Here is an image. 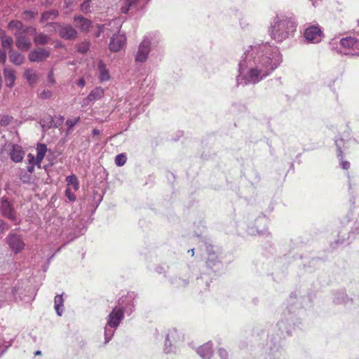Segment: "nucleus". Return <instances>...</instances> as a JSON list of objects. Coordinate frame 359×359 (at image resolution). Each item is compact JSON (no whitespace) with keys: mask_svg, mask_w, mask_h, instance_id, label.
Wrapping results in <instances>:
<instances>
[{"mask_svg":"<svg viewBox=\"0 0 359 359\" xmlns=\"http://www.w3.org/2000/svg\"><path fill=\"white\" fill-rule=\"evenodd\" d=\"M25 152L18 145H13V149L11 151V159L15 162H21L24 158Z\"/></svg>","mask_w":359,"mask_h":359,"instance_id":"26","label":"nucleus"},{"mask_svg":"<svg viewBox=\"0 0 359 359\" xmlns=\"http://www.w3.org/2000/svg\"><path fill=\"white\" fill-rule=\"evenodd\" d=\"M8 27L11 30H15L14 33H18L26 31H29V28L32 26L25 25L22 22L19 20H11L8 25Z\"/></svg>","mask_w":359,"mask_h":359,"instance_id":"27","label":"nucleus"},{"mask_svg":"<svg viewBox=\"0 0 359 359\" xmlns=\"http://www.w3.org/2000/svg\"><path fill=\"white\" fill-rule=\"evenodd\" d=\"M41 352L40 351H37L35 353V355H41Z\"/></svg>","mask_w":359,"mask_h":359,"instance_id":"64","label":"nucleus"},{"mask_svg":"<svg viewBox=\"0 0 359 359\" xmlns=\"http://www.w3.org/2000/svg\"><path fill=\"white\" fill-rule=\"evenodd\" d=\"M27 172L32 174L34 170V165H28L27 167Z\"/></svg>","mask_w":359,"mask_h":359,"instance_id":"60","label":"nucleus"},{"mask_svg":"<svg viewBox=\"0 0 359 359\" xmlns=\"http://www.w3.org/2000/svg\"><path fill=\"white\" fill-rule=\"evenodd\" d=\"M189 283V280L185 278H182L177 276L173 277L171 279V284L177 288L185 287Z\"/></svg>","mask_w":359,"mask_h":359,"instance_id":"34","label":"nucleus"},{"mask_svg":"<svg viewBox=\"0 0 359 359\" xmlns=\"http://www.w3.org/2000/svg\"><path fill=\"white\" fill-rule=\"evenodd\" d=\"M95 0H84L81 4V11L84 13L91 12V8L94 7Z\"/></svg>","mask_w":359,"mask_h":359,"instance_id":"37","label":"nucleus"},{"mask_svg":"<svg viewBox=\"0 0 359 359\" xmlns=\"http://www.w3.org/2000/svg\"><path fill=\"white\" fill-rule=\"evenodd\" d=\"M191 253V256H194V249H191L188 250V253Z\"/></svg>","mask_w":359,"mask_h":359,"instance_id":"63","label":"nucleus"},{"mask_svg":"<svg viewBox=\"0 0 359 359\" xmlns=\"http://www.w3.org/2000/svg\"><path fill=\"white\" fill-rule=\"evenodd\" d=\"M323 32L318 25H309L304 32L305 39L309 43H319L323 36Z\"/></svg>","mask_w":359,"mask_h":359,"instance_id":"10","label":"nucleus"},{"mask_svg":"<svg viewBox=\"0 0 359 359\" xmlns=\"http://www.w3.org/2000/svg\"><path fill=\"white\" fill-rule=\"evenodd\" d=\"M124 108L126 111L130 113V115L134 117L137 116V113L133 114V110L137 109L140 105V102L138 100V95H130L126 98V101L124 102Z\"/></svg>","mask_w":359,"mask_h":359,"instance_id":"19","label":"nucleus"},{"mask_svg":"<svg viewBox=\"0 0 359 359\" xmlns=\"http://www.w3.org/2000/svg\"><path fill=\"white\" fill-rule=\"evenodd\" d=\"M92 134L93 136L99 135L100 134V130L97 128H94L92 131Z\"/></svg>","mask_w":359,"mask_h":359,"instance_id":"62","label":"nucleus"},{"mask_svg":"<svg viewBox=\"0 0 359 359\" xmlns=\"http://www.w3.org/2000/svg\"><path fill=\"white\" fill-rule=\"evenodd\" d=\"M348 300V297L344 290L337 291L334 293L333 302L334 304H346Z\"/></svg>","mask_w":359,"mask_h":359,"instance_id":"30","label":"nucleus"},{"mask_svg":"<svg viewBox=\"0 0 359 359\" xmlns=\"http://www.w3.org/2000/svg\"><path fill=\"white\" fill-rule=\"evenodd\" d=\"M66 181L68 184L73 185L74 188L77 190L79 189V181L76 175H69L66 178Z\"/></svg>","mask_w":359,"mask_h":359,"instance_id":"42","label":"nucleus"},{"mask_svg":"<svg viewBox=\"0 0 359 359\" xmlns=\"http://www.w3.org/2000/svg\"><path fill=\"white\" fill-rule=\"evenodd\" d=\"M50 56V51L48 48H37L32 50L28 59L31 62H41L46 60Z\"/></svg>","mask_w":359,"mask_h":359,"instance_id":"14","label":"nucleus"},{"mask_svg":"<svg viewBox=\"0 0 359 359\" xmlns=\"http://www.w3.org/2000/svg\"><path fill=\"white\" fill-rule=\"evenodd\" d=\"M139 0H124L121 11L123 13L127 14L130 10L135 8Z\"/></svg>","mask_w":359,"mask_h":359,"instance_id":"31","label":"nucleus"},{"mask_svg":"<svg viewBox=\"0 0 359 359\" xmlns=\"http://www.w3.org/2000/svg\"><path fill=\"white\" fill-rule=\"evenodd\" d=\"M65 196L70 201L73 202L76 201V196L69 188L66 189Z\"/></svg>","mask_w":359,"mask_h":359,"instance_id":"49","label":"nucleus"},{"mask_svg":"<svg viewBox=\"0 0 359 359\" xmlns=\"http://www.w3.org/2000/svg\"><path fill=\"white\" fill-rule=\"evenodd\" d=\"M13 120V117L8 115H4L0 119V125L1 126H8Z\"/></svg>","mask_w":359,"mask_h":359,"instance_id":"46","label":"nucleus"},{"mask_svg":"<svg viewBox=\"0 0 359 359\" xmlns=\"http://www.w3.org/2000/svg\"><path fill=\"white\" fill-rule=\"evenodd\" d=\"M63 302H64V299L62 298V295L57 294L55 297V299H54L55 306H54V307H55V311H56L57 314L59 316H61L62 315V313H63Z\"/></svg>","mask_w":359,"mask_h":359,"instance_id":"32","label":"nucleus"},{"mask_svg":"<svg viewBox=\"0 0 359 359\" xmlns=\"http://www.w3.org/2000/svg\"><path fill=\"white\" fill-rule=\"evenodd\" d=\"M104 90L101 87H96L90 91L88 95L83 99L82 106H87L90 102H94L104 96Z\"/></svg>","mask_w":359,"mask_h":359,"instance_id":"21","label":"nucleus"},{"mask_svg":"<svg viewBox=\"0 0 359 359\" xmlns=\"http://www.w3.org/2000/svg\"><path fill=\"white\" fill-rule=\"evenodd\" d=\"M28 158H29V164L28 165H35V157L32 155L31 154H29L28 155Z\"/></svg>","mask_w":359,"mask_h":359,"instance_id":"57","label":"nucleus"},{"mask_svg":"<svg viewBox=\"0 0 359 359\" xmlns=\"http://www.w3.org/2000/svg\"><path fill=\"white\" fill-rule=\"evenodd\" d=\"M0 212L3 217L13 222H16V211L15 210L13 204L10 202L6 197H2L0 199Z\"/></svg>","mask_w":359,"mask_h":359,"instance_id":"9","label":"nucleus"},{"mask_svg":"<svg viewBox=\"0 0 359 359\" xmlns=\"http://www.w3.org/2000/svg\"><path fill=\"white\" fill-rule=\"evenodd\" d=\"M346 235V233H343V235L341 236V238H339L337 241V243H340V244L344 243V242L346 240V238H345Z\"/></svg>","mask_w":359,"mask_h":359,"instance_id":"59","label":"nucleus"},{"mask_svg":"<svg viewBox=\"0 0 359 359\" xmlns=\"http://www.w3.org/2000/svg\"><path fill=\"white\" fill-rule=\"evenodd\" d=\"M93 198H94V201H95V206L97 208L99 205V204L100 203V202L102 201V196L98 192L93 191Z\"/></svg>","mask_w":359,"mask_h":359,"instance_id":"51","label":"nucleus"},{"mask_svg":"<svg viewBox=\"0 0 359 359\" xmlns=\"http://www.w3.org/2000/svg\"><path fill=\"white\" fill-rule=\"evenodd\" d=\"M126 37L124 34H114L110 39L109 48L111 52H118L125 46Z\"/></svg>","mask_w":359,"mask_h":359,"instance_id":"17","label":"nucleus"},{"mask_svg":"<svg viewBox=\"0 0 359 359\" xmlns=\"http://www.w3.org/2000/svg\"><path fill=\"white\" fill-rule=\"evenodd\" d=\"M179 337V333L175 329L170 330L168 332L165 336V341L164 344V351L169 353L175 351V346L172 343H176V339Z\"/></svg>","mask_w":359,"mask_h":359,"instance_id":"18","label":"nucleus"},{"mask_svg":"<svg viewBox=\"0 0 359 359\" xmlns=\"http://www.w3.org/2000/svg\"><path fill=\"white\" fill-rule=\"evenodd\" d=\"M297 27V22L294 17L277 14L270 22L269 34L276 42L282 43L294 36Z\"/></svg>","mask_w":359,"mask_h":359,"instance_id":"3","label":"nucleus"},{"mask_svg":"<svg viewBox=\"0 0 359 359\" xmlns=\"http://www.w3.org/2000/svg\"><path fill=\"white\" fill-rule=\"evenodd\" d=\"M20 179L24 184H29L31 182V175L29 173L21 174Z\"/></svg>","mask_w":359,"mask_h":359,"instance_id":"48","label":"nucleus"},{"mask_svg":"<svg viewBox=\"0 0 359 359\" xmlns=\"http://www.w3.org/2000/svg\"><path fill=\"white\" fill-rule=\"evenodd\" d=\"M48 82L51 83L52 84H54L55 83L53 70L50 71L49 73L48 74Z\"/></svg>","mask_w":359,"mask_h":359,"instance_id":"55","label":"nucleus"},{"mask_svg":"<svg viewBox=\"0 0 359 359\" xmlns=\"http://www.w3.org/2000/svg\"><path fill=\"white\" fill-rule=\"evenodd\" d=\"M116 329L117 328H113V327L109 326L107 325V323H106V325L104 327V344H107V343H109L111 341Z\"/></svg>","mask_w":359,"mask_h":359,"instance_id":"36","label":"nucleus"},{"mask_svg":"<svg viewBox=\"0 0 359 359\" xmlns=\"http://www.w3.org/2000/svg\"><path fill=\"white\" fill-rule=\"evenodd\" d=\"M124 318V314L119 309L114 306L106 318L107 323L113 328H118Z\"/></svg>","mask_w":359,"mask_h":359,"instance_id":"16","label":"nucleus"},{"mask_svg":"<svg viewBox=\"0 0 359 359\" xmlns=\"http://www.w3.org/2000/svg\"><path fill=\"white\" fill-rule=\"evenodd\" d=\"M297 299L295 294H292L290 297L287 308V313L290 316L286 317L285 313V319L279 320L272 333L268 337V340L265 346V352L267 355L266 359H285V353L281 346V341L287 337L291 336L292 329H294V314L295 309L298 308L300 304L299 300L294 302Z\"/></svg>","mask_w":359,"mask_h":359,"instance_id":"2","label":"nucleus"},{"mask_svg":"<svg viewBox=\"0 0 359 359\" xmlns=\"http://www.w3.org/2000/svg\"><path fill=\"white\" fill-rule=\"evenodd\" d=\"M27 34L31 35V31L25 30L22 32L14 33L15 46L21 51H28L32 47L30 39Z\"/></svg>","mask_w":359,"mask_h":359,"instance_id":"12","label":"nucleus"},{"mask_svg":"<svg viewBox=\"0 0 359 359\" xmlns=\"http://www.w3.org/2000/svg\"><path fill=\"white\" fill-rule=\"evenodd\" d=\"M9 59L10 61L15 65H21L25 61V56L20 53L15 51L13 48L9 50Z\"/></svg>","mask_w":359,"mask_h":359,"instance_id":"29","label":"nucleus"},{"mask_svg":"<svg viewBox=\"0 0 359 359\" xmlns=\"http://www.w3.org/2000/svg\"><path fill=\"white\" fill-rule=\"evenodd\" d=\"M267 221L268 219L264 215L258 217L255 221V226L248 228V233L251 236H269L270 233L265 228Z\"/></svg>","mask_w":359,"mask_h":359,"instance_id":"8","label":"nucleus"},{"mask_svg":"<svg viewBox=\"0 0 359 359\" xmlns=\"http://www.w3.org/2000/svg\"><path fill=\"white\" fill-rule=\"evenodd\" d=\"M217 354L220 358V359H229L228 352L222 348H219L217 350Z\"/></svg>","mask_w":359,"mask_h":359,"instance_id":"47","label":"nucleus"},{"mask_svg":"<svg viewBox=\"0 0 359 359\" xmlns=\"http://www.w3.org/2000/svg\"><path fill=\"white\" fill-rule=\"evenodd\" d=\"M52 93L49 90H43L39 95L41 99H48L51 97Z\"/></svg>","mask_w":359,"mask_h":359,"instance_id":"52","label":"nucleus"},{"mask_svg":"<svg viewBox=\"0 0 359 359\" xmlns=\"http://www.w3.org/2000/svg\"><path fill=\"white\" fill-rule=\"evenodd\" d=\"M74 25L82 32H88L91 26V21L82 15H75L73 19Z\"/></svg>","mask_w":359,"mask_h":359,"instance_id":"22","label":"nucleus"},{"mask_svg":"<svg viewBox=\"0 0 359 359\" xmlns=\"http://www.w3.org/2000/svg\"><path fill=\"white\" fill-rule=\"evenodd\" d=\"M25 77L30 85L34 84L38 79V74L32 69H27L25 72Z\"/></svg>","mask_w":359,"mask_h":359,"instance_id":"35","label":"nucleus"},{"mask_svg":"<svg viewBox=\"0 0 359 359\" xmlns=\"http://www.w3.org/2000/svg\"><path fill=\"white\" fill-rule=\"evenodd\" d=\"M306 299L309 301L308 303H305L304 306L305 307H309L311 305H310V303H311V295H308L306 297Z\"/></svg>","mask_w":359,"mask_h":359,"instance_id":"61","label":"nucleus"},{"mask_svg":"<svg viewBox=\"0 0 359 359\" xmlns=\"http://www.w3.org/2000/svg\"><path fill=\"white\" fill-rule=\"evenodd\" d=\"M37 155L44 157L47 151V147L45 144H39L36 147Z\"/></svg>","mask_w":359,"mask_h":359,"instance_id":"45","label":"nucleus"},{"mask_svg":"<svg viewBox=\"0 0 359 359\" xmlns=\"http://www.w3.org/2000/svg\"><path fill=\"white\" fill-rule=\"evenodd\" d=\"M212 245H206V250L208 253V259L206 261L207 266L216 271L222 266L221 262L219 261L217 255V250Z\"/></svg>","mask_w":359,"mask_h":359,"instance_id":"13","label":"nucleus"},{"mask_svg":"<svg viewBox=\"0 0 359 359\" xmlns=\"http://www.w3.org/2000/svg\"><path fill=\"white\" fill-rule=\"evenodd\" d=\"M136 295L134 292L128 293L126 295L121 297L115 306L119 309L123 314L126 313L130 316L135 310L136 306Z\"/></svg>","mask_w":359,"mask_h":359,"instance_id":"5","label":"nucleus"},{"mask_svg":"<svg viewBox=\"0 0 359 359\" xmlns=\"http://www.w3.org/2000/svg\"><path fill=\"white\" fill-rule=\"evenodd\" d=\"M48 25L57 27V32L59 36L65 40L75 39L78 36V32L71 25H60L57 22H52Z\"/></svg>","mask_w":359,"mask_h":359,"instance_id":"11","label":"nucleus"},{"mask_svg":"<svg viewBox=\"0 0 359 359\" xmlns=\"http://www.w3.org/2000/svg\"><path fill=\"white\" fill-rule=\"evenodd\" d=\"M283 62L277 46L255 42L244 49L238 63L237 86L255 85L272 74Z\"/></svg>","mask_w":359,"mask_h":359,"instance_id":"1","label":"nucleus"},{"mask_svg":"<svg viewBox=\"0 0 359 359\" xmlns=\"http://www.w3.org/2000/svg\"><path fill=\"white\" fill-rule=\"evenodd\" d=\"M90 46L89 41H84L77 45V51L80 53H86L88 51Z\"/></svg>","mask_w":359,"mask_h":359,"instance_id":"39","label":"nucleus"},{"mask_svg":"<svg viewBox=\"0 0 359 359\" xmlns=\"http://www.w3.org/2000/svg\"><path fill=\"white\" fill-rule=\"evenodd\" d=\"M349 135V132H347V134H344V137L337 138L335 140V144L337 148V157L341 161V168L344 170H348L350 168V163L347 161L343 160V152L348 147L350 141Z\"/></svg>","mask_w":359,"mask_h":359,"instance_id":"7","label":"nucleus"},{"mask_svg":"<svg viewBox=\"0 0 359 359\" xmlns=\"http://www.w3.org/2000/svg\"><path fill=\"white\" fill-rule=\"evenodd\" d=\"M97 70L99 72V80L103 83L110 79V74L107 65L102 60H99L97 64Z\"/></svg>","mask_w":359,"mask_h":359,"instance_id":"23","label":"nucleus"},{"mask_svg":"<svg viewBox=\"0 0 359 359\" xmlns=\"http://www.w3.org/2000/svg\"><path fill=\"white\" fill-rule=\"evenodd\" d=\"M359 43V38L354 37V36H347L345 38H342L339 41L340 48L339 49V52L341 54L344 55H355L354 53L346 51V50H350L351 48H353V47H359L358 46Z\"/></svg>","mask_w":359,"mask_h":359,"instance_id":"15","label":"nucleus"},{"mask_svg":"<svg viewBox=\"0 0 359 359\" xmlns=\"http://www.w3.org/2000/svg\"><path fill=\"white\" fill-rule=\"evenodd\" d=\"M44 157L40 156L36 154V156L35 158V164H40L43 159Z\"/></svg>","mask_w":359,"mask_h":359,"instance_id":"58","label":"nucleus"},{"mask_svg":"<svg viewBox=\"0 0 359 359\" xmlns=\"http://www.w3.org/2000/svg\"><path fill=\"white\" fill-rule=\"evenodd\" d=\"M6 243L14 254L21 252L26 246L22 236L13 231L6 237Z\"/></svg>","mask_w":359,"mask_h":359,"instance_id":"6","label":"nucleus"},{"mask_svg":"<svg viewBox=\"0 0 359 359\" xmlns=\"http://www.w3.org/2000/svg\"><path fill=\"white\" fill-rule=\"evenodd\" d=\"M127 157L123 153L118 154L115 158V163L117 166H123L126 163Z\"/></svg>","mask_w":359,"mask_h":359,"instance_id":"43","label":"nucleus"},{"mask_svg":"<svg viewBox=\"0 0 359 359\" xmlns=\"http://www.w3.org/2000/svg\"><path fill=\"white\" fill-rule=\"evenodd\" d=\"M77 86L80 88H83L86 85V81L85 79L81 77V78H79L76 81Z\"/></svg>","mask_w":359,"mask_h":359,"instance_id":"56","label":"nucleus"},{"mask_svg":"<svg viewBox=\"0 0 359 359\" xmlns=\"http://www.w3.org/2000/svg\"><path fill=\"white\" fill-rule=\"evenodd\" d=\"M6 53L4 50L0 49V64L4 65L6 61Z\"/></svg>","mask_w":359,"mask_h":359,"instance_id":"53","label":"nucleus"},{"mask_svg":"<svg viewBox=\"0 0 359 359\" xmlns=\"http://www.w3.org/2000/svg\"><path fill=\"white\" fill-rule=\"evenodd\" d=\"M79 121V118H75L72 119H67L66 121V125L68 127V129H72Z\"/></svg>","mask_w":359,"mask_h":359,"instance_id":"50","label":"nucleus"},{"mask_svg":"<svg viewBox=\"0 0 359 359\" xmlns=\"http://www.w3.org/2000/svg\"><path fill=\"white\" fill-rule=\"evenodd\" d=\"M112 24H115V22H110L108 25H97V32L95 34V36L100 37L102 33H104L106 31H109V27Z\"/></svg>","mask_w":359,"mask_h":359,"instance_id":"40","label":"nucleus"},{"mask_svg":"<svg viewBox=\"0 0 359 359\" xmlns=\"http://www.w3.org/2000/svg\"><path fill=\"white\" fill-rule=\"evenodd\" d=\"M4 76L6 82V86L11 88L14 86L16 79L15 70L11 67H5L4 69Z\"/></svg>","mask_w":359,"mask_h":359,"instance_id":"24","label":"nucleus"},{"mask_svg":"<svg viewBox=\"0 0 359 359\" xmlns=\"http://www.w3.org/2000/svg\"><path fill=\"white\" fill-rule=\"evenodd\" d=\"M57 15H58V11H57V10H55V9H53L50 11L43 12L41 14V22H44L49 20H54L57 17Z\"/></svg>","mask_w":359,"mask_h":359,"instance_id":"33","label":"nucleus"},{"mask_svg":"<svg viewBox=\"0 0 359 359\" xmlns=\"http://www.w3.org/2000/svg\"><path fill=\"white\" fill-rule=\"evenodd\" d=\"M197 353L202 358L210 359L212 355V344L210 341L204 344L198 348Z\"/></svg>","mask_w":359,"mask_h":359,"instance_id":"25","label":"nucleus"},{"mask_svg":"<svg viewBox=\"0 0 359 359\" xmlns=\"http://www.w3.org/2000/svg\"><path fill=\"white\" fill-rule=\"evenodd\" d=\"M29 31H31V35L33 36L34 43L36 46H44L49 42L50 37L43 32H37L35 27L32 26Z\"/></svg>","mask_w":359,"mask_h":359,"instance_id":"20","label":"nucleus"},{"mask_svg":"<svg viewBox=\"0 0 359 359\" xmlns=\"http://www.w3.org/2000/svg\"><path fill=\"white\" fill-rule=\"evenodd\" d=\"M8 229V224L1 219H0V233H3Z\"/></svg>","mask_w":359,"mask_h":359,"instance_id":"54","label":"nucleus"},{"mask_svg":"<svg viewBox=\"0 0 359 359\" xmlns=\"http://www.w3.org/2000/svg\"><path fill=\"white\" fill-rule=\"evenodd\" d=\"M159 42L158 34L154 32L146 34L133 53L135 63H144L149 55L151 47H154Z\"/></svg>","mask_w":359,"mask_h":359,"instance_id":"4","label":"nucleus"},{"mask_svg":"<svg viewBox=\"0 0 359 359\" xmlns=\"http://www.w3.org/2000/svg\"><path fill=\"white\" fill-rule=\"evenodd\" d=\"M353 220H354L353 218H352V219L348 218V219H347L346 221L342 222L343 224H346V225H348V223L353 222V224L351 226V230L348 233V236L346 238V239L348 241L352 240L353 238H354V237L356 234L359 233V224L358 223L357 221H353Z\"/></svg>","mask_w":359,"mask_h":359,"instance_id":"28","label":"nucleus"},{"mask_svg":"<svg viewBox=\"0 0 359 359\" xmlns=\"http://www.w3.org/2000/svg\"><path fill=\"white\" fill-rule=\"evenodd\" d=\"M37 15V11H25L22 14V18L25 20H30L35 18Z\"/></svg>","mask_w":359,"mask_h":359,"instance_id":"44","label":"nucleus"},{"mask_svg":"<svg viewBox=\"0 0 359 359\" xmlns=\"http://www.w3.org/2000/svg\"><path fill=\"white\" fill-rule=\"evenodd\" d=\"M1 43L4 48H8L9 50H11V48H13L12 45L13 43V40L11 36L6 35L1 36Z\"/></svg>","mask_w":359,"mask_h":359,"instance_id":"38","label":"nucleus"},{"mask_svg":"<svg viewBox=\"0 0 359 359\" xmlns=\"http://www.w3.org/2000/svg\"><path fill=\"white\" fill-rule=\"evenodd\" d=\"M65 117L63 116L59 115V116H55L54 117L51 118V126L55 128H58L60 126H62L64 123Z\"/></svg>","mask_w":359,"mask_h":359,"instance_id":"41","label":"nucleus"}]
</instances>
